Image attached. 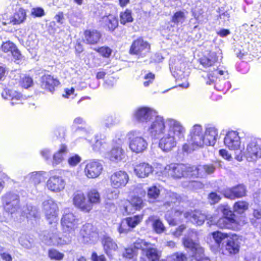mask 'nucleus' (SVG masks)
<instances>
[{"label": "nucleus", "instance_id": "7", "mask_svg": "<svg viewBox=\"0 0 261 261\" xmlns=\"http://www.w3.org/2000/svg\"><path fill=\"white\" fill-rule=\"evenodd\" d=\"M244 156L249 162H253L261 157V139L255 138L246 146L244 151H241Z\"/></svg>", "mask_w": 261, "mask_h": 261}, {"label": "nucleus", "instance_id": "40", "mask_svg": "<svg viewBox=\"0 0 261 261\" xmlns=\"http://www.w3.org/2000/svg\"><path fill=\"white\" fill-rule=\"evenodd\" d=\"M47 254L48 257L51 260L60 261L62 260L64 257V254L63 253L54 248L49 249Z\"/></svg>", "mask_w": 261, "mask_h": 261}, {"label": "nucleus", "instance_id": "53", "mask_svg": "<svg viewBox=\"0 0 261 261\" xmlns=\"http://www.w3.org/2000/svg\"><path fill=\"white\" fill-rule=\"evenodd\" d=\"M169 261H187V258L182 253L177 252L169 258Z\"/></svg>", "mask_w": 261, "mask_h": 261}, {"label": "nucleus", "instance_id": "10", "mask_svg": "<svg viewBox=\"0 0 261 261\" xmlns=\"http://www.w3.org/2000/svg\"><path fill=\"white\" fill-rule=\"evenodd\" d=\"M156 114L154 110L149 108L141 107L135 111L133 116L137 122L146 124L151 122Z\"/></svg>", "mask_w": 261, "mask_h": 261}, {"label": "nucleus", "instance_id": "54", "mask_svg": "<svg viewBox=\"0 0 261 261\" xmlns=\"http://www.w3.org/2000/svg\"><path fill=\"white\" fill-rule=\"evenodd\" d=\"M20 244L27 249H31L33 247V242L28 240L25 236L21 237L19 239Z\"/></svg>", "mask_w": 261, "mask_h": 261}, {"label": "nucleus", "instance_id": "42", "mask_svg": "<svg viewBox=\"0 0 261 261\" xmlns=\"http://www.w3.org/2000/svg\"><path fill=\"white\" fill-rule=\"evenodd\" d=\"M249 204L245 201H239L233 206L234 211L239 214L244 213L248 208Z\"/></svg>", "mask_w": 261, "mask_h": 261}, {"label": "nucleus", "instance_id": "60", "mask_svg": "<svg viewBox=\"0 0 261 261\" xmlns=\"http://www.w3.org/2000/svg\"><path fill=\"white\" fill-rule=\"evenodd\" d=\"M81 161V158L78 155H73L68 159V163L70 166H75Z\"/></svg>", "mask_w": 261, "mask_h": 261}, {"label": "nucleus", "instance_id": "28", "mask_svg": "<svg viewBox=\"0 0 261 261\" xmlns=\"http://www.w3.org/2000/svg\"><path fill=\"white\" fill-rule=\"evenodd\" d=\"M172 212L174 213V215L173 216H171L170 212L168 211L165 214V217L170 225H175L177 224V217L180 216L182 214L184 215L185 212H184V207L180 206L174 208Z\"/></svg>", "mask_w": 261, "mask_h": 261}, {"label": "nucleus", "instance_id": "59", "mask_svg": "<svg viewBox=\"0 0 261 261\" xmlns=\"http://www.w3.org/2000/svg\"><path fill=\"white\" fill-rule=\"evenodd\" d=\"M222 194L225 197L230 199H234L233 188H226L222 191Z\"/></svg>", "mask_w": 261, "mask_h": 261}, {"label": "nucleus", "instance_id": "13", "mask_svg": "<svg viewBox=\"0 0 261 261\" xmlns=\"http://www.w3.org/2000/svg\"><path fill=\"white\" fill-rule=\"evenodd\" d=\"M129 180V176L123 171H118L113 173L110 177L111 186L115 189L125 187Z\"/></svg>", "mask_w": 261, "mask_h": 261}, {"label": "nucleus", "instance_id": "37", "mask_svg": "<svg viewBox=\"0 0 261 261\" xmlns=\"http://www.w3.org/2000/svg\"><path fill=\"white\" fill-rule=\"evenodd\" d=\"M217 61V58L215 53H212L208 57H203L200 59V62L205 67L213 65Z\"/></svg>", "mask_w": 261, "mask_h": 261}, {"label": "nucleus", "instance_id": "64", "mask_svg": "<svg viewBox=\"0 0 261 261\" xmlns=\"http://www.w3.org/2000/svg\"><path fill=\"white\" fill-rule=\"evenodd\" d=\"M91 259L92 261H107V259L104 255H98L96 252L92 253Z\"/></svg>", "mask_w": 261, "mask_h": 261}, {"label": "nucleus", "instance_id": "18", "mask_svg": "<svg viewBox=\"0 0 261 261\" xmlns=\"http://www.w3.org/2000/svg\"><path fill=\"white\" fill-rule=\"evenodd\" d=\"M191 172H193L192 175L193 177H203L205 174H211L213 173L216 169V167L213 164H205L199 165L198 167L192 166Z\"/></svg>", "mask_w": 261, "mask_h": 261}, {"label": "nucleus", "instance_id": "46", "mask_svg": "<svg viewBox=\"0 0 261 261\" xmlns=\"http://www.w3.org/2000/svg\"><path fill=\"white\" fill-rule=\"evenodd\" d=\"M140 249L135 248L134 244L133 247L125 249L123 254V256L128 259L134 258L137 255L138 251Z\"/></svg>", "mask_w": 261, "mask_h": 261}, {"label": "nucleus", "instance_id": "56", "mask_svg": "<svg viewBox=\"0 0 261 261\" xmlns=\"http://www.w3.org/2000/svg\"><path fill=\"white\" fill-rule=\"evenodd\" d=\"M105 142L100 139L96 140L95 143L93 145V149L95 151H101L105 148Z\"/></svg>", "mask_w": 261, "mask_h": 261}, {"label": "nucleus", "instance_id": "44", "mask_svg": "<svg viewBox=\"0 0 261 261\" xmlns=\"http://www.w3.org/2000/svg\"><path fill=\"white\" fill-rule=\"evenodd\" d=\"M119 194L120 192L118 189L109 188L106 190L105 196L108 199L114 200L118 198Z\"/></svg>", "mask_w": 261, "mask_h": 261}, {"label": "nucleus", "instance_id": "48", "mask_svg": "<svg viewBox=\"0 0 261 261\" xmlns=\"http://www.w3.org/2000/svg\"><path fill=\"white\" fill-rule=\"evenodd\" d=\"M115 124V120L112 116L105 117L101 121V126L103 128H110Z\"/></svg>", "mask_w": 261, "mask_h": 261}, {"label": "nucleus", "instance_id": "15", "mask_svg": "<svg viewBox=\"0 0 261 261\" xmlns=\"http://www.w3.org/2000/svg\"><path fill=\"white\" fill-rule=\"evenodd\" d=\"M101 244L105 253L110 258H112L118 250L116 242L110 237L104 236L101 239Z\"/></svg>", "mask_w": 261, "mask_h": 261}, {"label": "nucleus", "instance_id": "38", "mask_svg": "<svg viewBox=\"0 0 261 261\" xmlns=\"http://www.w3.org/2000/svg\"><path fill=\"white\" fill-rule=\"evenodd\" d=\"M212 236L218 247H220L221 244H223L224 242L226 243V240L229 235L220 231H215L213 232Z\"/></svg>", "mask_w": 261, "mask_h": 261}, {"label": "nucleus", "instance_id": "32", "mask_svg": "<svg viewBox=\"0 0 261 261\" xmlns=\"http://www.w3.org/2000/svg\"><path fill=\"white\" fill-rule=\"evenodd\" d=\"M41 178L42 176L39 172H33L25 177L24 182L28 187H36L40 182Z\"/></svg>", "mask_w": 261, "mask_h": 261}, {"label": "nucleus", "instance_id": "29", "mask_svg": "<svg viewBox=\"0 0 261 261\" xmlns=\"http://www.w3.org/2000/svg\"><path fill=\"white\" fill-rule=\"evenodd\" d=\"M166 197L167 201L162 206L163 210L173 209L175 204L180 200V196L175 193H169Z\"/></svg>", "mask_w": 261, "mask_h": 261}, {"label": "nucleus", "instance_id": "55", "mask_svg": "<svg viewBox=\"0 0 261 261\" xmlns=\"http://www.w3.org/2000/svg\"><path fill=\"white\" fill-rule=\"evenodd\" d=\"M20 84L22 87L27 89L31 87L33 84L32 79L28 76H24L22 77Z\"/></svg>", "mask_w": 261, "mask_h": 261}, {"label": "nucleus", "instance_id": "50", "mask_svg": "<svg viewBox=\"0 0 261 261\" xmlns=\"http://www.w3.org/2000/svg\"><path fill=\"white\" fill-rule=\"evenodd\" d=\"M16 45L10 41L4 42L1 45V49L6 53H11Z\"/></svg>", "mask_w": 261, "mask_h": 261}, {"label": "nucleus", "instance_id": "1", "mask_svg": "<svg viewBox=\"0 0 261 261\" xmlns=\"http://www.w3.org/2000/svg\"><path fill=\"white\" fill-rule=\"evenodd\" d=\"M166 125L167 132L162 135L159 146L163 151L169 152L176 146V142L184 137L185 129L179 121L173 119H167Z\"/></svg>", "mask_w": 261, "mask_h": 261}, {"label": "nucleus", "instance_id": "43", "mask_svg": "<svg viewBox=\"0 0 261 261\" xmlns=\"http://www.w3.org/2000/svg\"><path fill=\"white\" fill-rule=\"evenodd\" d=\"M125 219L130 228H133L142 221L143 217L141 215H136L133 217H127Z\"/></svg>", "mask_w": 261, "mask_h": 261}, {"label": "nucleus", "instance_id": "19", "mask_svg": "<svg viewBox=\"0 0 261 261\" xmlns=\"http://www.w3.org/2000/svg\"><path fill=\"white\" fill-rule=\"evenodd\" d=\"M65 180L61 176L57 175L50 177L46 184L47 188L54 192L62 191L65 188Z\"/></svg>", "mask_w": 261, "mask_h": 261}, {"label": "nucleus", "instance_id": "24", "mask_svg": "<svg viewBox=\"0 0 261 261\" xmlns=\"http://www.w3.org/2000/svg\"><path fill=\"white\" fill-rule=\"evenodd\" d=\"M2 96L5 99L11 100V105L20 103L24 99L21 93L13 90L5 89L2 93Z\"/></svg>", "mask_w": 261, "mask_h": 261}, {"label": "nucleus", "instance_id": "2", "mask_svg": "<svg viewBox=\"0 0 261 261\" xmlns=\"http://www.w3.org/2000/svg\"><path fill=\"white\" fill-rule=\"evenodd\" d=\"M61 221L63 232L65 234L63 238L53 235L50 238V241L46 242L48 245L61 246L71 242L72 237L78 228L79 220L72 213H66L63 215Z\"/></svg>", "mask_w": 261, "mask_h": 261}, {"label": "nucleus", "instance_id": "31", "mask_svg": "<svg viewBox=\"0 0 261 261\" xmlns=\"http://www.w3.org/2000/svg\"><path fill=\"white\" fill-rule=\"evenodd\" d=\"M85 41L87 44H95L98 43L101 36L96 30H86L84 33Z\"/></svg>", "mask_w": 261, "mask_h": 261}, {"label": "nucleus", "instance_id": "47", "mask_svg": "<svg viewBox=\"0 0 261 261\" xmlns=\"http://www.w3.org/2000/svg\"><path fill=\"white\" fill-rule=\"evenodd\" d=\"M234 199L242 197L246 195V189L243 185L233 187Z\"/></svg>", "mask_w": 261, "mask_h": 261}, {"label": "nucleus", "instance_id": "8", "mask_svg": "<svg viewBox=\"0 0 261 261\" xmlns=\"http://www.w3.org/2000/svg\"><path fill=\"white\" fill-rule=\"evenodd\" d=\"M167 129L168 126L165 125L163 118L156 115L151 120L148 131L152 138L159 139L162 135L167 133Z\"/></svg>", "mask_w": 261, "mask_h": 261}, {"label": "nucleus", "instance_id": "21", "mask_svg": "<svg viewBox=\"0 0 261 261\" xmlns=\"http://www.w3.org/2000/svg\"><path fill=\"white\" fill-rule=\"evenodd\" d=\"M146 141L141 137H135L131 139L129 142V148L136 153L143 152L147 147Z\"/></svg>", "mask_w": 261, "mask_h": 261}, {"label": "nucleus", "instance_id": "5", "mask_svg": "<svg viewBox=\"0 0 261 261\" xmlns=\"http://www.w3.org/2000/svg\"><path fill=\"white\" fill-rule=\"evenodd\" d=\"M2 202L5 211L11 214L20 208L19 196L14 192H8L2 196Z\"/></svg>", "mask_w": 261, "mask_h": 261}, {"label": "nucleus", "instance_id": "27", "mask_svg": "<svg viewBox=\"0 0 261 261\" xmlns=\"http://www.w3.org/2000/svg\"><path fill=\"white\" fill-rule=\"evenodd\" d=\"M124 150L120 146L114 147L107 154L109 159L114 162H118L124 159Z\"/></svg>", "mask_w": 261, "mask_h": 261}, {"label": "nucleus", "instance_id": "41", "mask_svg": "<svg viewBox=\"0 0 261 261\" xmlns=\"http://www.w3.org/2000/svg\"><path fill=\"white\" fill-rule=\"evenodd\" d=\"M23 213L28 218H36L38 216V211L37 208L30 205L27 206L26 208L23 211Z\"/></svg>", "mask_w": 261, "mask_h": 261}, {"label": "nucleus", "instance_id": "39", "mask_svg": "<svg viewBox=\"0 0 261 261\" xmlns=\"http://www.w3.org/2000/svg\"><path fill=\"white\" fill-rule=\"evenodd\" d=\"M160 193L159 189L156 186H152L148 189L147 197L149 202H153L158 198Z\"/></svg>", "mask_w": 261, "mask_h": 261}, {"label": "nucleus", "instance_id": "62", "mask_svg": "<svg viewBox=\"0 0 261 261\" xmlns=\"http://www.w3.org/2000/svg\"><path fill=\"white\" fill-rule=\"evenodd\" d=\"M27 16L26 10L19 6H17L15 8V13L14 16Z\"/></svg>", "mask_w": 261, "mask_h": 261}, {"label": "nucleus", "instance_id": "63", "mask_svg": "<svg viewBox=\"0 0 261 261\" xmlns=\"http://www.w3.org/2000/svg\"><path fill=\"white\" fill-rule=\"evenodd\" d=\"M11 54H12L14 59H15L16 61L20 60L22 58L21 54H20L19 50L17 48L16 46L13 49V50L11 53Z\"/></svg>", "mask_w": 261, "mask_h": 261}, {"label": "nucleus", "instance_id": "34", "mask_svg": "<svg viewBox=\"0 0 261 261\" xmlns=\"http://www.w3.org/2000/svg\"><path fill=\"white\" fill-rule=\"evenodd\" d=\"M87 198L89 202L88 203L90 204L91 210H92L94 205L98 204L101 201L100 194L95 189H92L88 192Z\"/></svg>", "mask_w": 261, "mask_h": 261}, {"label": "nucleus", "instance_id": "58", "mask_svg": "<svg viewBox=\"0 0 261 261\" xmlns=\"http://www.w3.org/2000/svg\"><path fill=\"white\" fill-rule=\"evenodd\" d=\"M208 198L211 204H214L218 203L221 199L220 195L215 192H212L209 194Z\"/></svg>", "mask_w": 261, "mask_h": 261}, {"label": "nucleus", "instance_id": "52", "mask_svg": "<svg viewBox=\"0 0 261 261\" xmlns=\"http://www.w3.org/2000/svg\"><path fill=\"white\" fill-rule=\"evenodd\" d=\"M130 230V227L126 219L122 220L119 225L118 231L120 233H126Z\"/></svg>", "mask_w": 261, "mask_h": 261}, {"label": "nucleus", "instance_id": "30", "mask_svg": "<svg viewBox=\"0 0 261 261\" xmlns=\"http://www.w3.org/2000/svg\"><path fill=\"white\" fill-rule=\"evenodd\" d=\"M203 134L205 137V145H214L218 136L217 130L214 127H210L207 128Z\"/></svg>", "mask_w": 261, "mask_h": 261}, {"label": "nucleus", "instance_id": "45", "mask_svg": "<svg viewBox=\"0 0 261 261\" xmlns=\"http://www.w3.org/2000/svg\"><path fill=\"white\" fill-rule=\"evenodd\" d=\"M218 209L219 212L223 214L224 217L236 219L235 215L229 210L227 205H220Z\"/></svg>", "mask_w": 261, "mask_h": 261}, {"label": "nucleus", "instance_id": "20", "mask_svg": "<svg viewBox=\"0 0 261 261\" xmlns=\"http://www.w3.org/2000/svg\"><path fill=\"white\" fill-rule=\"evenodd\" d=\"M241 239L236 234L229 236L226 240L225 249L230 254L239 252L241 243Z\"/></svg>", "mask_w": 261, "mask_h": 261}, {"label": "nucleus", "instance_id": "22", "mask_svg": "<svg viewBox=\"0 0 261 261\" xmlns=\"http://www.w3.org/2000/svg\"><path fill=\"white\" fill-rule=\"evenodd\" d=\"M153 170L152 166L145 162L138 164L134 167L135 173L140 178L148 177L152 173Z\"/></svg>", "mask_w": 261, "mask_h": 261}, {"label": "nucleus", "instance_id": "23", "mask_svg": "<svg viewBox=\"0 0 261 261\" xmlns=\"http://www.w3.org/2000/svg\"><path fill=\"white\" fill-rule=\"evenodd\" d=\"M143 206L142 199L139 197L135 196L131 199L130 201H125L124 208L127 214H130L135 211L141 209Z\"/></svg>", "mask_w": 261, "mask_h": 261}, {"label": "nucleus", "instance_id": "26", "mask_svg": "<svg viewBox=\"0 0 261 261\" xmlns=\"http://www.w3.org/2000/svg\"><path fill=\"white\" fill-rule=\"evenodd\" d=\"M184 217L187 219H190L191 221L198 225H201L203 224L206 218V216L201 213L200 211H188L184 213Z\"/></svg>", "mask_w": 261, "mask_h": 261}, {"label": "nucleus", "instance_id": "57", "mask_svg": "<svg viewBox=\"0 0 261 261\" xmlns=\"http://www.w3.org/2000/svg\"><path fill=\"white\" fill-rule=\"evenodd\" d=\"M95 50L101 56L106 58L109 57L112 53L111 49L109 47L106 46H102Z\"/></svg>", "mask_w": 261, "mask_h": 261}, {"label": "nucleus", "instance_id": "36", "mask_svg": "<svg viewBox=\"0 0 261 261\" xmlns=\"http://www.w3.org/2000/svg\"><path fill=\"white\" fill-rule=\"evenodd\" d=\"M67 152V147L62 145L60 149L53 155L52 164L55 166L60 164L63 160V155Z\"/></svg>", "mask_w": 261, "mask_h": 261}, {"label": "nucleus", "instance_id": "17", "mask_svg": "<svg viewBox=\"0 0 261 261\" xmlns=\"http://www.w3.org/2000/svg\"><path fill=\"white\" fill-rule=\"evenodd\" d=\"M224 142L225 145L230 150H238L241 145L240 137L238 133L235 131L228 132L224 138Z\"/></svg>", "mask_w": 261, "mask_h": 261}, {"label": "nucleus", "instance_id": "33", "mask_svg": "<svg viewBox=\"0 0 261 261\" xmlns=\"http://www.w3.org/2000/svg\"><path fill=\"white\" fill-rule=\"evenodd\" d=\"M216 224L221 228H226L230 229L234 226H236L237 222L236 219L223 217L218 220Z\"/></svg>", "mask_w": 261, "mask_h": 261}, {"label": "nucleus", "instance_id": "49", "mask_svg": "<svg viewBox=\"0 0 261 261\" xmlns=\"http://www.w3.org/2000/svg\"><path fill=\"white\" fill-rule=\"evenodd\" d=\"M103 18H106L105 21L107 22V25L109 30L113 31L117 27L118 20L116 19V17H111L110 18H109V17H103Z\"/></svg>", "mask_w": 261, "mask_h": 261}, {"label": "nucleus", "instance_id": "11", "mask_svg": "<svg viewBox=\"0 0 261 261\" xmlns=\"http://www.w3.org/2000/svg\"><path fill=\"white\" fill-rule=\"evenodd\" d=\"M42 211L50 224L57 221L58 207L53 199H47L43 202Z\"/></svg>", "mask_w": 261, "mask_h": 261}, {"label": "nucleus", "instance_id": "3", "mask_svg": "<svg viewBox=\"0 0 261 261\" xmlns=\"http://www.w3.org/2000/svg\"><path fill=\"white\" fill-rule=\"evenodd\" d=\"M135 248L141 250L140 261H159L160 255L155 248L150 246V244L142 239L134 242Z\"/></svg>", "mask_w": 261, "mask_h": 261}, {"label": "nucleus", "instance_id": "61", "mask_svg": "<svg viewBox=\"0 0 261 261\" xmlns=\"http://www.w3.org/2000/svg\"><path fill=\"white\" fill-rule=\"evenodd\" d=\"M31 14L34 16H42L45 14L43 8L36 7L32 9Z\"/></svg>", "mask_w": 261, "mask_h": 261}, {"label": "nucleus", "instance_id": "16", "mask_svg": "<svg viewBox=\"0 0 261 261\" xmlns=\"http://www.w3.org/2000/svg\"><path fill=\"white\" fill-rule=\"evenodd\" d=\"M88 202V199L83 193L77 192L74 194L73 204L81 211L88 213L91 210V207Z\"/></svg>", "mask_w": 261, "mask_h": 261}, {"label": "nucleus", "instance_id": "9", "mask_svg": "<svg viewBox=\"0 0 261 261\" xmlns=\"http://www.w3.org/2000/svg\"><path fill=\"white\" fill-rule=\"evenodd\" d=\"M189 143L192 146V150L205 145V137L202 127L199 125H194L191 130Z\"/></svg>", "mask_w": 261, "mask_h": 261}, {"label": "nucleus", "instance_id": "12", "mask_svg": "<svg viewBox=\"0 0 261 261\" xmlns=\"http://www.w3.org/2000/svg\"><path fill=\"white\" fill-rule=\"evenodd\" d=\"M150 45L142 38L139 37L134 40L129 49V53L131 55L145 56L147 53L150 52Z\"/></svg>", "mask_w": 261, "mask_h": 261}, {"label": "nucleus", "instance_id": "51", "mask_svg": "<svg viewBox=\"0 0 261 261\" xmlns=\"http://www.w3.org/2000/svg\"><path fill=\"white\" fill-rule=\"evenodd\" d=\"M92 225L90 223L86 224L83 225L81 230L80 233L84 238L88 239L89 238L92 229Z\"/></svg>", "mask_w": 261, "mask_h": 261}, {"label": "nucleus", "instance_id": "4", "mask_svg": "<svg viewBox=\"0 0 261 261\" xmlns=\"http://www.w3.org/2000/svg\"><path fill=\"white\" fill-rule=\"evenodd\" d=\"M182 243L190 255L196 261H204L208 259V257L205 255L204 249L199 243L193 241L189 237L184 238Z\"/></svg>", "mask_w": 261, "mask_h": 261}, {"label": "nucleus", "instance_id": "35", "mask_svg": "<svg viewBox=\"0 0 261 261\" xmlns=\"http://www.w3.org/2000/svg\"><path fill=\"white\" fill-rule=\"evenodd\" d=\"M152 221V227L153 231L157 234H161L166 230L162 221L159 218H154L153 217L149 218Z\"/></svg>", "mask_w": 261, "mask_h": 261}, {"label": "nucleus", "instance_id": "14", "mask_svg": "<svg viewBox=\"0 0 261 261\" xmlns=\"http://www.w3.org/2000/svg\"><path fill=\"white\" fill-rule=\"evenodd\" d=\"M102 169V165L99 162L91 161L87 163L84 172L88 178H95L100 175Z\"/></svg>", "mask_w": 261, "mask_h": 261}, {"label": "nucleus", "instance_id": "6", "mask_svg": "<svg viewBox=\"0 0 261 261\" xmlns=\"http://www.w3.org/2000/svg\"><path fill=\"white\" fill-rule=\"evenodd\" d=\"M192 166L186 165L184 164H172L167 165L165 167V171H166L169 176L174 178H181L184 177H193L191 172Z\"/></svg>", "mask_w": 261, "mask_h": 261}, {"label": "nucleus", "instance_id": "25", "mask_svg": "<svg viewBox=\"0 0 261 261\" xmlns=\"http://www.w3.org/2000/svg\"><path fill=\"white\" fill-rule=\"evenodd\" d=\"M59 84V82L57 79L49 74L44 75L41 78V87L50 92H53L55 87Z\"/></svg>", "mask_w": 261, "mask_h": 261}]
</instances>
